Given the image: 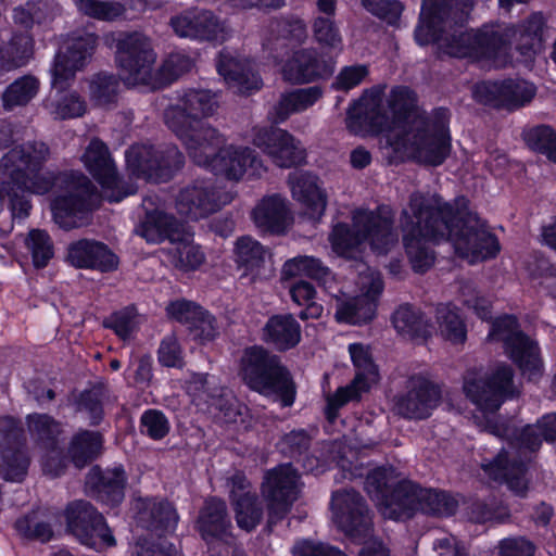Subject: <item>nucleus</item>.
I'll return each mask as SVG.
<instances>
[{
  "instance_id": "338daca9",
  "label": "nucleus",
  "mask_w": 556,
  "mask_h": 556,
  "mask_svg": "<svg viewBox=\"0 0 556 556\" xmlns=\"http://www.w3.org/2000/svg\"><path fill=\"white\" fill-rule=\"evenodd\" d=\"M81 161L89 174L101 187H104V143L100 139L91 140Z\"/></svg>"
},
{
  "instance_id": "e433bc0d",
  "label": "nucleus",
  "mask_w": 556,
  "mask_h": 556,
  "mask_svg": "<svg viewBox=\"0 0 556 556\" xmlns=\"http://www.w3.org/2000/svg\"><path fill=\"white\" fill-rule=\"evenodd\" d=\"M268 251L251 236H241L236 240L233 256L238 269L243 276H251L255 280L266 263Z\"/></svg>"
},
{
  "instance_id": "72a5a7b5",
  "label": "nucleus",
  "mask_w": 556,
  "mask_h": 556,
  "mask_svg": "<svg viewBox=\"0 0 556 556\" xmlns=\"http://www.w3.org/2000/svg\"><path fill=\"white\" fill-rule=\"evenodd\" d=\"M391 323L399 334L412 341L427 342L432 337L431 319L409 303L402 304L394 311Z\"/></svg>"
},
{
  "instance_id": "9b49d317",
  "label": "nucleus",
  "mask_w": 556,
  "mask_h": 556,
  "mask_svg": "<svg viewBox=\"0 0 556 556\" xmlns=\"http://www.w3.org/2000/svg\"><path fill=\"white\" fill-rule=\"evenodd\" d=\"M301 476L292 464H279L267 470L261 483V494L267 506L268 531L285 520L296 502Z\"/></svg>"
},
{
  "instance_id": "7c9ffc66",
  "label": "nucleus",
  "mask_w": 556,
  "mask_h": 556,
  "mask_svg": "<svg viewBox=\"0 0 556 556\" xmlns=\"http://www.w3.org/2000/svg\"><path fill=\"white\" fill-rule=\"evenodd\" d=\"M354 226L359 227L365 243L379 252H387L391 243L393 218L380 208L359 211L354 215Z\"/></svg>"
},
{
  "instance_id": "a211bd4d",
  "label": "nucleus",
  "mask_w": 556,
  "mask_h": 556,
  "mask_svg": "<svg viewBox=\"0 0 556 556\" xmlns=\"http://www.w3.org/2000/svg\"><path fill=\"white\" fill-rule=\"evenodd\" d=\"M252 142L278 167L291 168L306 162V151L300 141L288 130L277 126L255 128Z\"/></svg>"
},
{
  "instance_id": "c756f323",
  "label": "nucleus",
  "mask_w": 556,
  "mask_h": 556,
  "mask_svg": "<svg viewBox=\"0 0 556 556\" xmlns=\"http://www.w3.org/2000/svg\"><path fill=\"white\" fill-rule=\"evenodd\" d=\"M292 197L301 203L311 217L320 218L326 211L328 197L319 177L311 172H300L289 176Z\"/></svg>"
},
{
  "instance_id": "5fc2aeb1",
  "label": "nucleus",
  "mask_w": 556,
  "mask_h": 556,
  "mask_svg": "<svg viewBox=\"0 0 556 556\" xmlns=\"http://www.w3.org/2000/svg\"><path fill=\"white\" fill-rule=\"evenodd\" d=\"M313 37L321 51L341 50L342 36L334 18L316 16L312 23Z\"/></svg>"
},
{
  "instance_id": "aec40b11",
  "label": "nucleus",
  "mask_w": 556,
  "mask_h": 556,
  "mask_svg": "<svg viewBox=\"0 0 556 556\" xmlns=\"http://www.w3.org/2000/svg\"><path fill=\"white\" fill-rule=\"evenodd\" d=\"M225 204L222 191L213 179H195L180 189L176 198V210L179 215L190 220L208 217Z\"/></svg>"
},
{
  "instance_id": "423d86ee",
  "label": "nucleus",
  "mask_w": 556,
  "mask_h": 556,
  "mask_svg": "<svg viewBox=\"0 0 556 556\" xmlns=\"http://www.w3.org/2000/svg\"><path fill=\"white\" fill-rule=\"evenodd\" d=\"M514 33L497 22L446 34L442 52L471 63L505 65L510 56Z\"/></svg>"
},
{
  "instance_id": "79ce46f5",
  "label": "nucleus",
  "mask_w": 556,
  "mask_h": 556,
  "mask_svg": "<svg viewBox=\"0 0 556 556\" xmlns=\"http://www.w3.org/2000/svg\"><path fill=\"white\" fill-rule=\"evenodd\" d=\"M377 307L376 300L367 294L351 296L337 305L336 319L350 325H366L376 317Z\"/></svg>"
},
{
  "instance_id": "7ed1b4c3",
  "label": "nucleus",
  "mask_w": 556,
  "mask_h": 556,
  "mask_svg": "<svg viewBox=\"0 0 556 556\" xmlns=\"http://www.w3.org/2000/svg\"><path fill=\"white\" fill-rule=\"evenodd\" d=\"M185 154L173 143L135 142L125 151L129 177L119 176L114 159L106 147V202L119 203L137 192L132 178L152 184H166L181 172Z\"/></svg>"
},
{
  "instance_id": "2f4dec72",
  "label": "nucleus",
  "mask_w": 556,
  "mask_h": 556,
  "mask_svg": "<svg viewBox=\"0 0 556 556\" xmlns=\"http://www.w3.org/2000/svg\"><path fill=\"white\" fill-rule=\"evenodd\" d=\"M386 103L396 129L406 130L419 119L420 115L426 114L419 106L417 92L406 85L392 86Z\"/></svg>"
},
{
  "instance_id": "b1692460",
  "label": "nucleus",
  "mask_w": 556,
  "mask_h": 556,
  "mask_svg": "<svg viewBox=\"0 0 556 556\" xmlns=\"http://www.w3.org/2000/svg\"><path fill=\"white\" fill-rule=\"evenodd\" d=\"M135 519L140 528L162 539L175 532L179 515L166 498L139 497L136 501Z\"/></svg>"
},
{
  "instance_id": "a878e982",
  "label": "nucleus",
  "mask_w": 556,
  "mask_h": 556,
  "mask_svg": "<svg viewBox=\"0 0 556 556\" xmlns=\"http://www.w3.org/2000/svg\"><path fill=\"white\" fill-rule=\"evenodd\" d=\"M504 349L508 358L528 381L538 382L541 379L544 363L536 341L523 331H517L509 338H505Z\"/></svg>"
},
{
  "instance_id": "412c9836",
  "label": "nucleus",
  "mask_w": 556,
  "mask_h": 556,
  "mask_svg": "<svg viewBox=\"0 0 556 556\" xmlns=\"http://www.w3.org/2000/svg\"><path fill=\"white\" fill-rule=\"evenodd\" d=\"M229 502L235 513L237 526L252 532L261 525L264 517L263 504L252 483L243 471H236L227 480Z\"/></svg>"
},
{
  "instance_id": "0eeeda50",
  "label": "nucleus",
  "mask_w": 556,
  "mask_h": 556,
  "mask_svg": "<svg viewBox=\"0 0 556 556\" xmlns=\"http://www.w3.org/2000/svg\"><path fill=\"white\" fill-rule=\"evenodd\" d=\"M414 128L408 127L391 141L394 150L409 149L413 159L426 166L442 165L452 151L451 112L445 106L434 108L419 116Z\"/></svg>"
},
{
  "instance_id": "4d7b16f0",
  "label": "nucleus",
  "mask_w": 556,
  "mask_h": 556,
  "mask_svg": "<svg viewBox=\"0 0 556 556\" xmlns=\"http://www.w3.org/2000/svg\"><path fill=\"white\" fill-rule=\"evenodd\" d=\"M27 426L34 439L54 451L56 438L61 433L59 422L46 414H33L27 416Z\"/></svg>"
},
{
  "instance_id": "09e8293b",
  "label": "nucleus",
  "mask_w": 556,
  "mask_h": 556,
  "mask_svg": "<svg viewBox=\"0 0 556 556\" xmlns=\"http://www.w3.org/2000/svg\"><path fill=\"white\" fill-rule=\"evenodd\" d=\"M194 65L192 58L184 52H172L154 72L152 89H162L172 85L182 75L189 73Z\"/></svg>"
},
{
  "instance_id": "c9c22d12",
  "label": "nucleus",
  "mask_w": 556,
  "mask_h": 556,
  "mask_svg": "<svg viewBox=\"0 0 556 556\" xmlns=\"http://www.w3.org/2000/svg\"><path fill=\"white\" fill-rule=\"evenodd\" d=\"M217 72L229 86L236 87L242 94H251L263 86V80L257 73L232 56L220 54Z\"/></svg>"
},
{
  "instance_id": "864d4df0",
  "label": "nucleus",
  "mask_w": 556,
  "mask_h": 556,
  "mask_svg": "<svg viewBox=\"0 0 556 556\" xmlns=\"http://www.w3.org/2000/svg\"><path fill=\"white\" fill-rule=\"evenodd\" d=\"M349 352L353 366L355 367V376L353 379L361 378L358 386L365 391H369L371 384L379 377L378 367L375 364L371 354L362 343H352L349 345Z\"/></svg>"
},
{
  "instance_id": "f8f14e48",
  "label": "nucleus",
  "mask_w": 556,
  "mask_h": 556,
  "mask_svg": "<svg viewBox=\"0 0 556 556\" xmlns=\"http://www.w3.org/2000/svg\"><path fill=\"white\" fill-rule=\"evenodd\" d=\"M514 370L509 365L497 366L490 375L479 376L469 370L464 376L463 391L480 410L495 413L506 400L515 399L519 391L514 383Z\"/></svg>"
},
{
  "instance_id": "f257e3e1",
  "label": "nucleus",
  "mask_w": 556,
  "mask_h": 556,
  "mask_svg": "<svg viewBox=\"0 0 556 556\" xmlns=\"http://www.w3.org/2000/svg\"><path fill=\"white\" fill-rule=\"evenodd\" d=\"M400 227L407 258L416 274L427 273L434 264V251L427 242L448 240L459 256L472 263L494 260L501 252L497 236L471 210V202L464 194L445 201L439 193H410L407 208L400 214Z\"/></svg>"
},
{
  "instance_id": "e2e57ef3",
  "label": "nucleus",
  "mask_w": 556,
  "mask_h": 556,
  "mask_svg": "<svg viewBox=\"0 0 556 556\" xmlns=\"http://www.w3.org/2000/svg\"><path fill=\"white\" fill-rule=\"evenodd\" d=\"M49 110L55 119L77 118L85 114L86 103L75 92L63 93L50 102Z\"/></svg>"
},
{
  "instance_id": "774afa93",
  "label": "nucleus",
  "mask_w": 556,
  "mask_h": 556,
  "mask_svg": "<svg viewBox=\"0 0 556 556\" xmlns=\"http://www.w3.org/2000/svg\"><path fill=\"white\" fill-rule=\"evenodd\" d=\"M369 73V66L367 64L345 65L336 76L331 88L337 91L349 92L359 86Z\"/></svg>"
},
{
  "instance_id": "6e6552de",
  "label": "nucleus",
  "mask_w": 556,
  "mask_h": 556,
  "mask_svg": "<svg viewBox=\"0 0 556 556\" xmlns=\"http://www.w3.org/2000/svg\"><path fill=\"white\" fill-rule=\"evenodd\" d=\"M61 184L64 190L52 203L54 222L65 230L89 225L101 202L93 184L78 172L64 173Z\"/></svg>"
},
{
  "instance_id": "603ef678",
  "label": "nucleus",
  "mask_w": 556,
  "mask_h": 556,
  "mask_svg": "<svg viewBox=\"0 0 556 556\" xmlns=\"http://www.w3.org/2000/svg\"><path fill=\"white\" fill-rule=\"evenodd\" d=\"M270 30L278 38L294 46H301L307 38V25L296 14L288 13L270 22Z\"/></svg>"
},
{
  "instance_id": "6e6d98bb",
  "label": "nucleus",
  "mask_w": 556,
  "mask_h": 556,
  "mask_svg": "<svg viewBox=\"0 0 556 556\" xmlns=\"http://www.w3.org/2000/svg\"><path fill=\"white\" fill-rule=\"evenodd\" d=\"M361 378L353 379L350 384L340 387L333 394L326 399L325 417L329 422H334L339 417L340 409L352 401H358L362 393L366 392L358 386Z\"/></svg>"
},
{
  "instance_id": "c85d7f7f",
  "label": "nucleus",
  "mask_w": 556,
  "mask_h": 556,
  "mask_svg": "<svg viewBox=\"0 0 556 556\" xmlns=\"http://www.w3.org/2000/svg\"><path fill=\"white\" fill-rule=\"evenodd\" d=\"M413 493L404 517H413L417 511L432 517H452L458 510V500L445 490L421 488L415 482Z\"/></svg>"
},
{
  "instance_id": "58836bf2",
  "label": "nucleus",
  "mask_w": 556,
  "mask_h": 556,
  "mask_svg": "<svg viewBox=\"0 0 556 556\" xmlns=\"http://www.w3.org/2000/svg\"><path fill=\"white\" fill-rule=\"evenodd\" d=\"M484 472L494 481L505 483L517 490L523 482L528 470L527 464L518 458L508 457L507 453L497 454L492 462L483 466Z\"/></svg>"
},
{
  "instance_id": "4468645a",
  "label": "nucleus",
  "mask_w": 556,
  "mask_h": 556,
  "mask_svg": "<svg viewBox=\"0 0 556 556\" xmlns=\"http://www.w3.org/2000/svg\"><path fill=\"white\" fill-rule=\"evenodd\" d=\"M155 60L149 38L141 33H128L117 42L116 62L127 85L152 88Z\"/></svg>"
},
{
  "instance_id": "1a4fd4ad",
  "label": "nucleus",
  "mask_w": 556,
  "mask_h": 556,
  "mask_svg": "<svg viewBox=\"0 0 556 556\" xmlns=\"http://www.w3.org/2000/svg\"><path fill=\"white\" fill-rule=\"evenodd\" d=\"M478 0H422L414 39L419 47L442 45L446 23L464 27L470 20Z\"/></svg>"
},
{
  "instance_id": "20e7f679",
  "label": "nucleus",
  "mask_w": 556,
  "mask_h": 556,
  "mask_svg": "<svg viewBox=\"0 0 556 556\" xmlns=\"http://www.w3.org/2000/svg\"><path fill=\"white\" fill-rule=\"evenodd\" d=\"M50 148L41 141H27L10 149L0 160V197H8L13 217L29 215L31 204L26 193L49 192L55 177L46 168Z\"/></svg>"
},
{
  "instance_id": "a18cd8bd",
  "label": "nucleus",
  "mask_w": 556,
  "mask_h": 556,
  "mask_svg": "<svg viewBox=\"0 0 556 556\" xmlns=\"http://www.w3.org/2000/svg\"><path fill=\"white\" fill-rule=\"evenodd\" d=\"M101 447L102 435L100 432L83 430L73 437L68 456L77 468H83L100 454Z\"/></svg>"
},
{
  "instance_id": "13d9d810",
  "label": "nucleus",
  "mask_w": 556,
  "mask_h": 556,
  "mask_svg": "<svg viewBox=\"0 0 556 556\" xmlns=\"http://www.w3.org/2000/svg\"><path fill=\"white\" fill-rule=\"evenodd\" d=\"M25 244L37 268L46 267L54 255L53 242L46 230H30L25 239Z\"/></svg>"
},
{
  "instance_id": "f704fd0d",
  "label": "nucleus",
  "mask_w": 556,
  "mask_h": 556,
  "mask_svg": "<svg viewBox=\"0 0 556 556\" xmlns=\"http://www.w3.org/2000/svg\"><path fill=\"white\" fill-rule=\"evenodd\" d=\"M11 431L8 434V440H13L16 443L14 447H7L1 453L0 475L7 481L21 482L27 475L29 467V457L22 447L21 438L22 430L15 426L12 418L7 419Z\"/></svg>"
},
{
  "instance_id": "c03bdc74",
  "label": "nucleus",
  "mask_w": 556,
  "mask_h": 556,
  "mask_svg": "<svg viewBox=\"0 0 556 556\" xmlns=\"http://www.w3.org/2000/svg\"><path fill=\"white\" fill-rule=\"evenodd\" d=\"M332 251L340 257L352 260L365 243L359 227L345 222L336 223L329 233Z\"/></svg>"
},
{
  "instance_id": "0e129e2a",
  "label": "nucleus",
  "mask_w": 556,
  "mask_h": 556,
  "mask_svg": "<svg viewBox=\"0 0 556 556\" xmlns=\"http://www.w3.org/2000/svg\"><path fill=\"white\" fill-rule=\"evenodd\" d=\"M128 477L123 465L106 467V507L116 508L125 500Z\"/></svg>"
},
{
  "instance_id": "f03ea898",
  "label": "nucleus",
  "mask_w": 556,
  "mask_h": 556,
  "mask_svg": "<svg viewBox=\"0 0 556 556\" xmlns=\"http://www.w3.org/2000/svg\"><path fill=\"white\" fill-rule=\"evenodd\" d=\"M217 106L215 94L205 89H188L175 105L165 110L166 126L186 147L193 162L228 180H240L256 156L248 147H226V138L204 119Z\"/></svg>"
},
{
  "instance_id": "8fccbe9b",
  "label": "nucleus",
  "mask_w": 556,
  "mask_h": 556,
  "mask_svg": "<svg viewBox=\"0 0 556 556\" xmlns=\"http://www.w3.org/2000/svg\"><path fill=\"white\" fill-rule=\"evenodd\" d=\"M33 41L26 34H15L10 42L0 49V66L3 71L25 66L31 56Z\"/></svg>"
},
{
  "instance_id": "cd10ccee",
  "label": "nucleus",
  "mask_w": 556,
  "mask_h": 556,
  "mask_svg": "<svg viewBox=\"0 0 556 556\" xmlns=\"http://www.w3.org/2000/svg\"><path fill=\"white\" fill-rule=\"evenodd\" d=\"M139 235L148 242L159 244L182 242L186 226L175 215L160 208L147 210L139 224Z\"/></svg>"
},
{
  "instance_id": "6ab92c4d",
  "label": "nucleus",
  "mask_w": 556,
  "mask_h": 556,
  "mask_svg": "<svg viewBox=\"0 0 556 556\" xmlns=\"http://www.w3.org/2000/svg\"><path fill=\"white\" fill-rule=\"evenodd\" d=\"M336 60L332 53L317 48L295 50L282 67L285 80L292 84H308L329 78L334 72Z\"/></svg>"
},
{
  "instance_id": "69168bd1",
  "label": "nucleus",
  "mask_w": 556,
  "mask_h": 556,
  "mask_svg": "<svg viewBox=\"0 0 556 556\" xmlns=\"http://www.w3.org/2000/svg\"><path fill=\"white\" fill-rule=\"evenodd\" d=\"M103 395V387L101 384H97L91 389L81 392L75 401L76 410L86 413L92 425H98L102 420Z\"/></svg>"
},
{
  "instance_id": "ddd939ff",
  "label": "nucleus",
  "mask_w": 556,
  "mask_h": 556,
  "mask_svg": "<svg viewBox=\"0 0 556 556\" xmlns=\"http://www.w3.org/2000/svg\"><path fill=\"white\" fill-rule=\"evenodd\" d=\"M193 528L204 542L210 556H228L236 541L226 501L218 496L204 500Z\"/></svg>"
},
{
  "instance_id": "473e14b6",
  "label": "nucleus",
  "mask_w": 556,
  "mask_h": 556,
  "mask_svg": "<svg viewBox=\"0 0 556 556\" xmlns=\"http://www.w3.org/2000/svg\"><path fill=\"white\" fill-rule=\"evenodd\" d=\"M301 325L293 314H274L263 328V341L278 352H287L301 342Z\"/></svg>"
},
{
  "instance_id": "052dcab7",
  "label": "nucleus",
  "mask_w": 556,
  "mask_h": 556,
  "mask_svg": "<svg viewBox=\"0 0 556 556\" xmlns=\"http://www.w3.org/2000/svg\"><path fill=\"white\" fill-rule=\"evenodd\" d=\"M175 266L184 271L197 270L205 261V254L200 245L190 241V235L186 232L182 242H175Z\"/></svg>"
},
{
  "instance_id": "f3484780",
  "label": "nucleus",
  "mask_w": 556,
  "mask_h": 556,
  "mask_svg": "<svg viewBox=\"0 0 556 556\" xmlns=\"http://www.w3.org/2000/svg\"><path fill=\"white\" fill-rule=\"evenodd\" d=\"M532 84L520 83L514 78L486 79L478 81L472 88L473 99L485 106L496 110L514 111L525 106L535 97Z\"/></svg>"
},
{
  "instance_id": "49530a36",
  "label": "nucleus",
  "mask_w": 556,
  "mask_h": 556,
  "mask_svg": "<svg viewBox=\"0 0 556 556\" xmlns=\"http://www.w3.org/2000/svg\"><path fill=\"white\" fill-rule=\"evenodd\" d=\"M67 261L78 268H100L104 265V245L94 240L83 239L67 249Z\"/></svg>"
},
{
  "instance_id": "393cba45",
  "label": "nucleus",
  "mask_w": 556,
  "mask_h": 556,
  "mask_svg": "<svg viewBox=\"0 0 556 556\" xmlns=\"http://www.w3.org/2000/svg\"><path fill=\"white\" fill-rule=\"evenodd\" d=\"M65 515L68 530L83 544L97 551L104 547V522L90 503L73 502L67 506Z\"/></svg>"
},
{
  "instance_id": "4c0bfd02",
  "label": "nucleus",
  "mask_w": 556,
  "mask_h": 556,
  "mask_svg": "<svg viewBox=\"0 0 556 556\" xmlns=\"http://www.w3.org/2000/svg\"><path fill=\"white\" fill-rule=\"evenodd\" d=\"M288 207L279 194L264 198L253 210L255 225L271 233H282L286 229Z\"/></svg>"
},
{
  "instance_id": "bb28decb",
  "label": "nucleus",
  "mask_w": 556,
  "mask_h": 556,
  "mask_svg": "<svg viewBox=\"0 0 556 556\" xmlns=\"http://www.w3.org/2000/svg\"><path fill=\"white\" fill-rule=\"evenodd\" d=\"M546 18L542 12H532L518 24L506 25L514 33L515 49L526 64H533L544 48Z\"/></svg>"
},
{
  "instance_id": "2eb2a0df",
  "label": "nucleus",
  "mask_w": 556,
  "mask_h": 556,
  "mask_svg": "<svg viewBox=\"0 0 556 556\" xmlns=\"http://www.w3.org/2000/svg\"><path fill=\"white\" fill-rule=\"evenodd\" d=\"M169 26L174 34L199 43L222 45L227 40L225 22L214 11L190 7L173 15Z\"/></svg>"
},
{
  "instance_id": "5701e85b",
  "label": "nucleus",
  "mask_w": 556,
  "mask_h": 556,
  "mask_svg": "<svg viewBox=\"0 0 556 556\" xmlns=\"http://www.w3.org/2000/svg\"><path fill=\"white\" fill-rule=\"evenodd\" d=\"M441 396L439 384L420 377L406 393L395 399L394 406L397 414L405 419L424 420L438 407Z\"/></svg>"
},
{
  "instance_id": "39448f33",
  "label": "nucleus",
  "mask_w": 556,
  "mask_h": 556,
  "mask_svg": "<svg viewBox=\"0 0 556 556\" xmlns=\"http://www.w3.org/2000/svg\"><path fill=\"white\" fill-rule=\"evenodd\" d=\"M243 384L280 408H290L298 396V384L279 355L263 345L244 349L239 363Z\"/></svg>"
},
{
  "instance_id": "de8ad7c7",
  "label": "nucleus",
  "mask_w": 556,
  "mask_h": 556,
  "mask_svg": "<svg viewBox=\"0 0 556 556\" xmlns=\"http://www.w3.org/2000/svg\"><path fill=\"white\" fill-rule=\"evenodd\" d=\"M526 146L556 164V129L547 124H538L522 131Z\"/></svg>"
},
{
  "instance_id": "9d476101",
  "label": "nucleus",
  "mask_w": 556,
  "mask_h": 556,
  "mask_svg": "<svg viewBox=\"0 0 556 556\" xmlns=\"http://www.w3.org/2000/svg\"><path fill=\"white\" fill-rule=\"evenodd\" d=\"M415 482L400 479V472L392 465L370 469L364 481V490L379 511L392 520L405 515L407 503L412 502Z\"/></svg>"
},
{
  "instance_id": "37998d69",
  "label": "nucleus",
  "mask_w": 556,
  "mask_h": 556,
  "mask_svg": "<svg viewBox=\"0 0 556 556\" xmlns=\"http://www.w3.org/2000/svg\"><path fill=\"white\" fill-rule=\"evenodd\" d=\"M40 90V80L30 74L13 80L1 94L4 111L11 112L29 104Z\"/></svg>"
},
{
  "instance_id": "ea45409f",
  "label": "nucleus",
  "mask_w": 556,
  "mask_h": 556,
  "mask_svg": "<svg viewBox=\"0 0 556 556\" xmlns=\"http://www.w3.org/2000/svg\"><path fill=\"white\" fill-rule=\"evenodd\" d=\"M435 319L441 337L453 345L467 341V324L460 308L452 302L439 303L435 307Z\"/></svg>"
},
{
  "instance_id": "4be33fe9",
  "label": "nucleus",
  "mask_w": 556,
  "mask_h": 556,
  "mask_svg": "<svg viewBox=\"0 0 556 556\" xmlns=\"http://www.w3.org/2000/svg\"><path fill=\"white\" fill-rule=\"evenodd\" d=\"M97 46V37L85 34L70 38L65 43V50L60 51L52 66V84L64 87L66 81L74 78L77 71L83 70L91 60Z\"/></svg>"
},
{
  "instance_id": "dca6fc26",
  "label": "nucleus",
  "mask_w": 556,
  "mask_h": 556,
  "mask_svg": "<svg viewBox=\"0 0 556 556\" xmlns=\"http://www.w3.org/2000/svg\"><path fill=\"white\" fill-rule=\"evenodd\" d=\"M332 519L337 528L351 539H363L372 530L370 509L363 495L354 489L332 492Z\"/></svg>"
},
{
  "instance_id": "bf43d9fd",
  "label": "nucleus",
  "mask_w": 556,
  "mask_h": 556,
  "mask_svg": "<svg viewBox=\"0 0 556 556\" xmlns=\"http://www.w3.org/2000/svg\"><path fill=\"white\" fill-rule=\"evenodd\" d=\"M140 433L153 441H161L168 435L170 424L166 415L156 408L146 409L139 420Z\"/></svg>"
},
{
  "instance_id": "a19ab883",
  "label": "nucleus",
  "mask_w": 556,
  "mask_h": 556,
  "mask_svg": "<svg viewBox=\"0 0 556 556\" xmlns=\"http://www.w3.org/2000/svg\"><path fill=\"white\" fill-rule=\"evenodd\" d=\"M282 275L286 278L307 277L326 288L333 280L332 270L315 256L298 255L285 262Z\"/></svg>"
},
{
  "instance_id": "3c124183",
  "label": "nucleus",
  "mask_w": 556,
  "mask_h": 556,
  "mask_svg": "<svg viewBox=\"0 0 556 556\" xmlns=\"http://www.w3.org/2000/svg\"><path fill=\"white\" fill-rule=\"evenodd\" d=\"M316 289L313 283L299 279L290 287V296L293 303L303 308L298 313L302 320L317 319L321 317L324 306L315 301Z\"/></svg>"
},
{
  "instance_id": "680f3d73",
  "label": "nucleus",
  "mask_w": 556,
  "mask_h": 556,
  "mask_svg": "<svg viewBox=\"0 0 556 556\" xmlns=\"http://www.w3.org/2000/svg\"><path fill=\"white\" fill-rule=\"evenodd\" d=\"M203 308L202 305L194 301L179 298L166 303L165 314L169 320L188 328L190 324H193L199 314H203Z\"/></svg>"
}]
</instances>
